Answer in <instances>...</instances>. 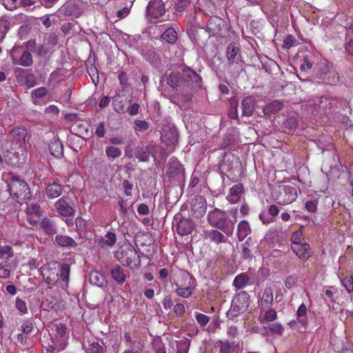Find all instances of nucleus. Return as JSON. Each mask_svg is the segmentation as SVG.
<instances>
[{
    "mask_svg": "<svg viewBox=\"0 0 353 353\" xmlns=\"http://www.w3.org/2000/svg\"><path fill=\"white\" fill-rule=\"evenodd\" d=\"M230 108L228 112V117L231 119H235L239 121L238 115V102L236 100H230Z\"/></svg>",
    "mask_w": 353,
    "mask_h": 353,
    "instance_id": "nucleus-37",
    "label": "nucleus"
},
{
    "mask_svg": "<svg viewBox=\"0 0 353 353\" xmlns=\"http://www.w3.org/2000/svg\"><path fill=\"white\" fill-rule=\"evenodd\" d=\"M125 272V271L120 266L117 265L110 270V274L116 282L119 284H123L126 279V274Z\"/></svg>",
    "mask_w": 353,
    "mask_h": 353,
    "instance_id": "nucleus-25",
    "label": "nucleus"
},
{
    "mask_svg": "<svg viewBox=\"0 0 353 353\" xmlns=\"http://www.w3.org/2000/svg\"><path fill=\"white\" fill-rule=\"evenodd\" d=\"M251 233V228L249 223L243 220L237 225V237L239 241H243Z\"/></svg>",
    "mask_w": 353,
    "mask_h": 353,
    "instance_id": "nucleus-20",
    "label": "nucleus"
},
{
    "mask_svg": "<svg viewBox=\"0 0 353 353\" xmlns=\"http://www.w3.org/2000/svg\"><path fill=\"white\" fill-rule=\"evenodd\" d=\"M90 282L98 287H103L107 284L105 276L98 271H92L90 274Z\"/></svg>",
    "mask_w": 353,
    "mask_h": 353,
    "instance_id": "nucleus-24",
    "label": "nucleus"
},
{
    "mask_svg": "<svg viewBox=\"0 0 353 353\" xmlns=\"http://www.w3.org/2000/svg\"><path fill=\"white\" fill-rule=\"evenodd\" d=\"M57 36L54 34L51 33L46 38V43L51 46H55L57 43Z\"/></svg>",
    "mask_w": 353,
    "mask_h": 353,
    "instance_id": "nucleus-64",
    "label": "nucleus"
},
{
    "mask_svg": "<svg viewBox=\"0 0 353 353\" xmlns=\"http://www.w3.org/2000/svg\"><path fill=\"white\" fill-rule=\"evenodd\" d=\"M156 146L152 144L143 145L136 148L134 157L139 161L147 162L150 159V155L155 158Z\"/></svg>",
    "mask_w": 353,
    "mask_h": 353,
    "instance_id": "nucleus-12",
    "label": "nucleus"
},
{
    "mask_svg": "<svg viewBox=\"0 0 353 353\" xmlns=\"http://www.w3.org/2000/svg\"><path fill=\"white\" fill-rule=\"evenodd\" d=\"M49 150L50 154L57 159L63 157V145L58 138L51 141L49 144Z\"/></svg>",
    "mask_w": 353,
    "mask_h": 353,
    "instance_id": "nucleus-19",
    "label": "nucleus"
},
{
    "mask_svg": "<svg viewBox=\"0 0 353 353\" xmlns=\"http://www.w3.org/2000/svg\"><path fill=\"white\" fill-rule=\"evenodd\" d=\"M195 318L201 327L205 326L210 321V317L208 316L199 312H195Z\"/></svg>",
    "mask_w": 353,
    "mask_h": 353,
    "instance_id": "nucleus-46",
    "label": "nucleus"
},
{
    "mask_svg": "<svg viewBox=\"0 0 353 353\" xmlns=\"http://www.w3.org/2000/svg\"><path fill=\"white\" fill-rule=\"evenodd\" d=\"M312 67V63L307 57H305L303 60V63L300 66V69L301 71H305L307 70L311 69Z\"/></svg>",
    "mask_w": 353,
    "mask_h": 353,
    "instance_id": "nucleus-61",
    "label": "nucleus"
},
{
    "mask_svg": "<svg viewBox=\"0 0 353 353\" xmlns=\"http://www.w3.org/2000/svg\"><path fill=\"white\" fill-rule=\"evenodd\" d=\"M283 108V103L279 100H274L268 103L263 108L265 114H276Z\"/></svg>",
    "mask_w": 353,
    "mask_h": 353,
    "instance_id": "nucleus-26",
    "label": "nucleus"
},
{
    "mask_svg": "<svg viewBox=\"0 0 353 353\" xmlns=\"http://www.w3.org/2000/svg\"><path fill=\"white\" fill-rule=\"evenodd\" d=\"M26 212L28 216L34 215L38 218H40L42 214L41 208L38 203H32L28 204Z\"/></svg>",
    "mask_w": 353,
    "mask_h": 353,
    "instance_id": "nucleus-33",
    "label": "nucleus"
},
{
    "mask_svg": "<svg viewBox=\"0 0 353 353\" xmlns=\"http://www.w3.org/2000/svg\"><path fill=\"white\" fill-rule=\"evenodd\" d=\"M13 256L12 249L10 246L0 247V259H9Z\"/></svg>",
    "mask_w": 353,
    "mask_h": 353,
    "instance_id": "nucleus-43",
    "label": "nucleus"
},
{
    "mask_svg": "<svg viewBox=\"0 0 353 353\" xmlns=\"http://www.w3.org/2000/svg\"><path fill=\"white\" fill-rule=\"evenodd\" d=\"M220 353H230L232 345L228 341H219L218 343Z\"/></svg>",
    "mask_w": 353,
    "mask_h": 353,
    "instance_id": "nucleus-50",
    "label": "nucleus"
},
{
    "mask_svg": "<svg viewBox=\"0 0 353 353\" xmlns=\"http://www.w3.org/2000/svg\"><path fill=\"white\" fill-rule=\"evenodd\" d=\"M48 94V89L45 87H40L32 91V96L36 98H42Z\"/></svg>",
    "mask_w": 353,
    "mask_h": 353,
    "instance_id": "nucleus-55",
    "label": "nucleus"
},
{
    "mask_svg": "<svg viewBox=\"0 0 353 353\" xmlns=\"http://www.w3.org/2000/svg\"><path fill=\"white\" fill-rule=\"evenodd\" d=\"M24 81L28 87H33L36 84V78L32 74H28L25 76Z\"/></svg>",
    "mask_w": 353,
    "mask_h": 353,
    "instance_id": "nucleus-59",
    "label": "nucleus"
},
{
    "mask_svg": "<svg viewBox=\"0 0 353 353\" xmlns=\"http://www.w3.org/2000/svg\"><path fill=\"white\" fill-rule=\"evenodd\" d=\"M139 108V104L137 103H134L125 109V112H127L130 115L134 116L138 114Z\"/></svg>",
    "mask_w": 353,
    "mask_h": 353,
    "instance_id": "nucleus-57",
    "label": "nucleus"
},
{
    "mask_svg": "<svg viewBox=\"0 0 353 353\" xmlns=\"http://www.w3.org/2000/svg\"><path fill=\"white\" fill-rule=\"evenodd\" d=\"M227 334L232 339L236 338L239 334L237 327L236 325L229 327L227 330Z\"/></svg>",
    "mask_w": 353,
    "mask_h": 353,
    "instance_id": "nucleus-62",
    "label": "nucleus"
},
{
    "mask_svg": "<svg viewBox=\"0 0 353 353\" xmlns=\"http://www.w3.org/2000/svg\"><path fill=\"white\" fill-rule=\"evenodd\" d=\"M249 305V295L245 291L239 292L234 296L231 307L237 312H243Z\"/></svg>",
    "mask_w": 353,
    "mask_h": 353,
    "instance_id": "nucleus-9",
    "label": "nucleus"
},
{
    "mask_svg": "<svg viewBox=\"0 0 353 353\" xmlns=\"http://www.w3.org/2000/svg\"><path fill=\"white\" fill-rule=\"evenodd\" d=\"M165 11L164 3L161 0L150 1L146 8V15L153 19L162 16Z\"/></svg>",
    "mask_w": 353,
    "mask_h": 353,
    "instance_id": "nucleus-10",
    "label": "nucleus"
},
{
    "mask_svg": "<svg viewBox=\"0 0 353 353\" xmlns=\"http://www.w3.org/2000/svg\"><path fill=\"white\" fill-rule=\"evenodd\" d=\"M186 83L190 88H200L202 85L201 77L189 67H183L178 76V86L179 83Z\"/></svg>",
    "mask_w": 353,
    "mask_h": 353,
    "instance_id": "nucleus-6",
    "label": "nucleus"
},
{
    "mask_svg": "<svg viewBox=\"0 0 353 353\" xmlns=\"http://www.w3.org/2000/svg\"><path fill=\"white\" fill-rule=\"evenodd\" d=\"M268 328L272 334H276L279 336L283 335L284 327L281 323H273L268 325Z\"/></svg>",
    "mask_w": 353,
    "mask_h": 353,
    "instance_id": "nucleus-39",
    "label": "nucleus"
},
{
    "mask_svg": "<svg viewBox=\"0 0 353 353\" xmlns=\"http://www.w3.org/2000/svg\"><path fill=\"white\" fill-rule=\"evenodd\" d=\"M8 191L14 199H28L31 196L28 183L15 176L10 177V181L8 184Z\"/></svg>",
    "mask_w": 353,
    "mask_h": 353,
    "instance_id": "nucleus-4",
    "label": "nucleus"
},
{
    "mask_svg": "<svg viewBox=\"0 0 353 353\" xmlns=\"http://www.w3.org/2000/svg\"><path fill=\"white\" fill-rule=\"evenodd\" d=\"M180 279V283H178V296L183 298L189 297L194 285V281L190 274L185 270H181L178 273Z\"/></svg>",
    "mask_w": 353,
    "mask_h": 353,
    "instance_id": "nucleus-5",
    "label": "nucleus"
},
{
    "mask_svg": "<svg viewBox=\"0 0 353 353\" xmlns=\"http://www.w3.org/2000/svg\"><path fill=\"white\" fill-rule=\"evenodd\" d=\"M54 207L57 212L63 216H72L76 212L74 201L68 196H63L58 199L55 202Z\"/></svg>",
    "mask_w": 353,
    "mask_h": 353,
    "instance_id": "nucleus-7",
    "label": "nucleus"
},
{
    "mask_svg": "<svg viewBox=\"0 0 353 353\" xmlns=\"http://www.w3.org/2000/svg\"><path fill=\"white\" fill-rule=\"evenodd\" d=\"M255 107V100L252 96L244 98L241 101L242 114L245 117L252 115Z\"/></svg>",
    "mask_w": 353,
    "mask_h": 353,
    "instance_id": "nucleus-18",
    "label": "nucleus"
},
{
    "mask_svg": "<svg viewBox=\"0 0 353 353\" xmlns=\"http://www.w3.org/2000/svg\"><path fill=\"white\" fill-rule=\"evenodd\" d=\"M168 84L173 89L176 87V74L171 72L168 78Z\"/></svg>",
    "mask_w": 353,
    "mask_h": 353,
    "instance_id": "nucleus-63",
    "label": "nucleus"
},
{
    "mask_svg": "<svg viewBox=\"0 0 353 353\" xmlns=\"http://www.w3.org/2000/svg\"><path fill=\"white\" fill-rule=\"evenodd\" d=\"M307 309L304 303L300 305L296 312L297 320L304 327L307 325Z\"/></svg>",
    "mask_w": 353,
    "mask_h": 353,
    "instance_id": "nucleus-29",
    "label": "nucleus"
},
{
    "mask_svg": "<svg viewBox=\"0 0 353 353\" xmlns=\"http://www.w3.org/2000/svg\"><path fill=\"white\" fill-rule=\"evenodd\" d=\"M135 130L138 131H145L148 129L149 125L148 123L145 121L143 120H135Z\"/></svg>",
    "mask_w": 353,
    "mask_h": 353,
    "instance_id": "nucleus-54",
    "label": "nucleus"
},
{
    "mask_svg": "<svg viewBox=\"0 0 353 353\" xmlns=\"http://www.w3.org/2000/svg\"><path fill=\"white\" fill-rule=\"evenodd\" d=\"M57 334L54 339V345L59 347V350H63L68 345L67 339L68 334L67 332L66 327L61 323L57 325L56 327Z\"/></svg>",
    "mask_w": 353,
    "mask_h": 353,
    "instance_id": "nucleus-11",
    "label": "nucleus"
},
{
    "mask_svg": "<svg viewBox=\"0 0 353 353\" xmlns=\"http://www.w3.org/2000/svg\"><path fill=\"white\" fill-rule=\"evenodd\" d=\"M303 228V227L301 226L298 230H296L292 232L290 237L291 246L303 243V241L304 240V235Z\"/></svg>",
    "mask_w": 353,
    "mask_h": 353,
    "instance_id": "nucleus-30",
    "label": "nucleus"
},
{
    "mask_svg": "<svg viewBox=\"0 0 353 353\" xmlns=\"http://www.w3.org/2000/svg\"><path fill=\"white\" fill-rule=\"evenodd\" d=\"M292 250L299 259L306 261L312 256V253L310 245L303 242L296 245H292Z\"/></svg>",
    "mask_w": 353,
    "mask_h": 353,
    "instance_id": "nucleus-14",
    "label": "nucleus"
},
{
    "mask_svg": "<svg viewBox=\"0 0 353 353\" xmlns=\"http://www.w3.org/2000/svg\"><path fill=\"white\" fill-rule=\"evenodd\" d=\"M296 42V39L291 34L288 35L283 40V48L290 49Z\"/></svg>",
    "mask_w": 353,
    "mask_h": 353,
    "instance_id": "nucleus-52",
    "label": "nucleus"
},
{
    "mask_svg": "<svg viewBox=\"0 0 353 353\" xmlns=\"http://www.w3.org/2000/svg\"><path fill=\"white\" fill-rule=\"evenodd\" d=\"M55 242L63 248H74L77 245L76 241L69 236L57 234L55 236Z\"/></svg>",
    "mask_w": 353,
    "mask_h": 353,
    "instance_id": "nucleus-22",
    "label": "nucleus"
},
{
    "mask_svg": "<svg viewBox=\"0 0 353 353\" xmlns=\"http://www.w3.org/2000/svg\"><path fill=\"white\" fill-rule=\"evenodd\" d=\"M33 63V59L32 54L28 50H24L19 59L18 64L23 67H29Z\"/></svg>",
    "mask_w": 353,
    "mask_h": 353,
    "instance_id": "nucleus-31",
    "label": "nucleus"
},
{
    "mask_svg": "<svg viewBox=\"0 0 353 353\" xmlns=\"http://www.w3.org/2000/svg\"><path fill=\"white\" fill-rule=\"evenodd\" d=\"M34 325L31 320L24 321L21 325L22 332L26 334L30 333L32 331Z\"/></svg>",
    "mask_w": 353,
    "mask_h": 353,
    "instance_id": "nucleus-51",
    "label": "nucleus"
},
{
    "mask_svg": "<svg viewBox=\"0 0 353 353\" xmlns=\"http://www.w3.org/2000/svg\"><path fill=\"white\" fill-rule=\"evenodd\" d=\"M343 286L345 288L347 292H353V279L351 276H345L341 280Z\"/></svg>",
    "mask_w": 353,
    "mask_h": 353,
    "instance_id": "nucleus-48",
    "label": "nucleus"
},
{
    "mask_svg": "<svg viewBox=\"0 0 353 353\" xmlns=\"http://www.w3.org/2000/svg\"><path fill=\"white\" fill-rule=\"evenodd\" d=\"M273 302V291L272 288L268 287L265 289L260 303L261 310L269 308Z\"/></svg>",
    "mask_w": 353,
    "mask_h": 353,
    "instance_id": "nucleus-21",
    "label": "nucleus"
},
{
    "mask_svg": "<svg viewBox=\"0 0 353 353\" xmlns=\"http://www.w3.org/2000/svg\"><path fill=\"white\" fill-rule=\"evenodd\" d=\"M46 192L49 199H55L61 194L62 187L60 184L53 182L46 186Z\"/></svg>",
    "mask_w": 353,
    "mask_h": 353,
    "instance_id": "nucleus-23",
    "label": "nucleus"
},
{
    "mask_svg": "<svg viewBox=\"0 0 353 353\" xmlns=\"http://www.w3.org/2000/svg\"><path fill=\"white\" fill-rule=\"evenodd\" d=\"M249 277L245 273L237 275L233 281V285L236 289L243 288L248 283Z\"/></svg>",
    "mask_w": 353,
    "mask_h": 353,
    "instance_id": "nucleus-32",
    "label": "nucleus"
},
{
    "mask_svg": "<svg viewBox=\"0 0 353 353\" xmlns=\"http://www.w3.org/2000/svg\"><path fill=\"white\" fill-rule=\"evenodd\" d=\"M318 202L314 200H310L305 202V208L310 212H315L317 210Z\"/></svg>",
    "mask_w": 353,
    "mask_h": 353,
    "instance_id": "nucleus-56",
    "label": "nucleus"
},
{
    "mask_svg": "<svg viewBox=\"0 0 353 353\" xmlns=\"http://www.w3.org/2000/svg\"><path fill=\"white\" fill-rule=\"evenodd\" d=\"M105 153L108 157L116 159L121 155V150L114 146H108L105 149Z\"/></svg>",
    "mask_w": 353,
    "mask_h": 353,
    "instance_id": "nucleus-40",
    "label": "nucleus"
},
{
    "mask_svg": "<svg viewBox=\"0 0 353 353\" xmlns=\"http://www.w3.org/2000/svg\"><path fill=\"white\" fill-rule=\"evenodd\" d=\"M11 134L19 140L24 139L26 135V130L23 128H14L11 130Z\"/></svg>",
    "mask_w": 353,
    "mask_h": 353,
    "instance_id": "nucleus-49",
    "label": "nucleus"
},
{
    "mask_svg": "<svg viewBox=\"0 0 353 353\" xmlns=\"http://www.w3.org/2000/svg\"><path fill=\"white\" fill-rule=\"evenodd\" d=\"M207 220L212 227L220 230L227 236L233 234L236 220L230 219L225 211L216 208L208 212Z\"/></svg>",
    "mask_w": 353,
    "mask_h": 353,
    "instance_id": "nucleus-1",
    "label": "nucleus"
},
{
    "mask_svg": "<svg viewBox=\"0 0 353 353\" xmlns=\"http://www.w3.org/2000/svg\"><path fill=\"white\" fill-rule=\"evenodd\" d=\"M243 190L244 188L243 184L239 183L230 188L229 190V192L231 196H239L243 192Z\"/></svg>",
    "mask_w": 353,
    "mask_h": 353,
    "instance_id": "nucleus-47",
    "label": "nucleus"
},
{
    "mask_svg": "<svg viewBox=\"0 0 353 353\" xmlns=\"http://www.w3.org/2000/svg\"><path fill=\"white\" fill-rule=\"evenodd\" d=\"M112 105L114 110L119 114H124L125 112V104L122 100L119 101L118 99H113Z\"/></svg>",
    "mask_w": 353,
    "mask_h": 353,
    "instance_id": "nucleus-45",
    "label": "nucleus"
},
{
    "mask_svg": "<svg viewBox=\"0 0 353 353\" xmlns=\"http://www.w3.org/2000/svg\"><path fill=\"white\" fill-rule=\"evenodd\" d=\"M106 239H101L100 241L101 243L108 246H112L116 243L117 241V236L116 234L112 232H108L105 234Z\"/></svg>",
    "mask_w": 353,
    "mask_h": 353,
    "instance_id": "nucleus-41",
    "label": "nucleus"
},
{
    "mask_svg": "<svg viewBox=\"0 0 353 353\" xmlns=\"http://www.w3.org/2000/svg\"><path fill=\"white\" fill-rule=\"evenodd\" d=\"M161 39L170 43H174L176 41V31L173 28H168L161 34Z\"/></svg>",
    "mask_w": 353,
    "mask_h": 353,
    "instance_id": "nucleus-34",
    "label": "nucleus"
},
{
    "mask_svg": "<svg viewBox=\"0 0 353 353\" xmlns=\"http://www.w3.org/2000/svg\"><path fill=\"white\" fill-rule=\"evenodd\" d=\"M240 50L235 46L234 43H230L227 48V59L228 60V65H232L234 63V60L239 54Z\"/></svg>",
    "mask_w": 353,
    "mask_h": 353,
    "instance_id": "nucleus-27",
    "label": "nucleus"
},
{
    "mask_svg": "<svg viewBox=\"0 0 353 353\" xmlns=\"http://www.w3.org/2000/svg\"><path fill=\"white\" fill-rule=\"evenodd\" d=\"M204 238L209 239L211 242L216 244L226 243L228 238L218 230H209L203 232Z\"/></svg>",
    "mask_w": 353,
    "mask_h": 353,
    "instance_id": "nucleus-16",
    "label": "nucleus"
},
{
    "mask_svg": "<svg viewBox=\"0 0 353 353\" xmlns=\"http://www.w3.org/2000/svg\"><path fill=\"white\" fill-rule=\"evenodd\" d=\"M123 188L125 196H130L132 195V190L133 188V184L128 180H124L123 183Z\"/></svg>",
    "mask_w": 353,
    "mask_h": 353,
    "instance_id": "nucleus-58",
    "label": "nucleus"
},
{
    "mask_svg": "<svg viewBox=\"0 0 353 353\" xmlns=\"http://www.w3.org/2000/svg\"><path fill=\"white\" fill-rule=\"evenodd\" d=\"M298 196L297 190L291 185H281L272 191V199L279 205L292 203Z\"/></svg>",
    "mask_w": 353,
    "mask_h": 353,
    "instance_id": "nucleus-3",
    "label": "nucleus"
},
{
    "mask_svg": "<svg viewBox=\"0 0 353 353\" xmlns=\"http://www.w3.org/2000/svg\"><path fill=\"white\" fill-rule=\"evenodd\" d=\"M39 225L44 233L48 236H52L57 233L55 221L48 217L45 216L41 219L39 221Z\"/></svg>",
    "mask_w": 353,
    "mask_h": 353,
    "instance_id": "nucleus-15",
    "label": "nucleus"
},
{
    "mask_svg": "<svg viewBox=\"0 0 353 353\" xmlns=\"http://www.w3.org/2000/svg\"><path fill=\"white\" fill-rule=\"evenodd\" d=\"M117 260L131 268L141 264V259L135 248L130 243L123 245L116 252Z\"/></svg>",
    "mask_w": 353,
    "mask_h": 353,
    "instance_id": "nucleus-2",
    "label": "nucleus"
},
{
    "mask_svg": "<svg viewBox=\"0 0 353 353\" xmlns=\"http://www.w3.org/2000/svg\"><path fill=\"white\" fill-rule=\"evenodd\" d=\"M70 275V267L68 264L63 263L61 265L59 277L63 281H65L68 283L69 280Z\"/></svg>",
    "mask_w": 353,
    "mask_h": 353,
    "instance_id": "nucleus-44",
    "label": "nucleus"
},
{
    "mask_svg": "<svg viewBox=\"0 0 353 353\" xmlns=\"http://www.w3.org/2000/svg\"><path fill=\"white\" fill-rule=\"evenodd\" d=\"M190 345V340L183 337L178 341V353H188Z\"/></svg>",
    "mask_w": 353,
    "mask_h": 353,
    "instance_id": "nucleus-38",
    "label": "nucleus"
},
{
    "mask_svg": "<svg viewBox=\"0 0 353 353\" xmlns=\"http://www.w3.org/2000/svg\"><path fill=\"white\" fill-rule=\"evenodd\" d=\"M86 353H104L103 347L98 342L89 343L88 346L82 344Z\"/></svg>",
    "mask_w": 353,
    "mask_h": 353,
    "instance_id": "nucleus-35",
    "label": "nucleus"
},
{
    "mask_svg": "<svg viewBox=\"0 0 353 353\" xmlns=\"http://www.w3.org/2000/svg\"><path fill=\"white\" fill-rule=\"evenodd\" d=\"M82 5L81 0L67 1L62 7L65 16L79 17L83 13Z\"/></svg>",
    "mask_w": 353,
    "mask_h": 353,
    "instance_id": "nucleus-8",
    "label": "nucleus"
},
{
    "mask_svg": "<svg viewBox=\"0 0 353 353\" xmlns=\"http://www.w3.org/2000/svg\"><path fill=\"white\" fill-rule=\"evenodd\" d=\"M194 224L189 217H182L178 221V234L188 235L193 230Z\"/></svg>",
    "mask_w": 353,
    "mask_h": 353,
    "instance_id": "nucleus-17",
    "label": "nucleus"
},
{
    "mask_svg": "<svg viewBox=\"0 0 353 353\" xmlns=\"http://www.w3.org/2000/svg\"><path fill=\"white\" fill-rule=\"evenodd\" d=\"M10 29V21L5 17H0V43L5 39Z\"/></svg>",
    "mask_w": 353,
    "mask_h": 353,
    "instance_id": "nucleus-28",
    "label": "nucleus"
},
{
    "mask_svg": "<svg viewBox=\"0 0 353 353\" xmlns=\"http://www.w3.org/2000/svg\"><path fill=\"white\" fill-rule=\"evenodd\" d=\"M277 318V313L275 310L269 308L265 313L263 319L261 323H263L264 321L270 322L274 321Z\"/></svg>",
    "mask_w": 353,
    "mask_h": 353,
    "instance_id": "nucleus-42",
    "label": "nucleus"
},
{
    "mask_svg": "<svg viewBox=\"0 0 353 353\" xmlns=\"http://www.w3.org/2000/svg\"><path fill=\"white\" fill-rule=\"evenodd\" d=\"M16 307L22 313L27 312L26 303L21 299L17 298L16 300Z\"/></svg>",
    "mask_w": 353,
    "mask_h": 353,
    "instance_id": "nucleus-60",
    "label": "nucleus"
},
{
    "mask_svg": "<svg viewBox=\"0 0 353 353\" xmlns=\"http://www.w3.org/2000/svg\"><path fill=\"white\" fill-rule=\"evenodd\" d=\"M118 78H119L120 84L121 85L123 88H124V89L127 88L128 85V76L127 73L123 70L120 71L119 73Z\"/></svg>",
    "mask_w": 353,
    "mask_h": 353,
    "instance_id": "nucleus-53",
    "label": "nucleus"
},
{
    "mask_svg": "<svg viewBox=\"0 0 353 353\" xmlns=\"http://www.w3.org/2000/svg\"><path fill=\"white\" fill-rule=\"evenodd\" d=\"M330 70V64L327 60H323L319 63V72L317 76L319 79L323 78Z\"/></svg>",
    "mask_w": 353,
    "mask_h": 353,
    "instance_id": "nucleus-36",
    "label": "nucleus"
},
{
    "mask_svg": "<svg viewBox=\"0 0 353 353\" xmlns=\"http://www.w3.org/2000/svg\"><path fill=\"white\" fill-rule=\"evenodd\" d=\"M206 201L204 197L196 196L191 202L192 215L196 218L203 216L206 211Z\"/></svg>",
    "mask_w": 353,
    "mask_h": 353,
    "instance_id": "nucleus-13",
    "label": "nucleus"
}]
</instances>
